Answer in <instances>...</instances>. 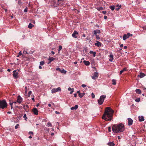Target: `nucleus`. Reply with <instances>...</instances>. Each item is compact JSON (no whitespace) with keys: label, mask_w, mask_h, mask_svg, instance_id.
<instances>
[{"label":"nucleus","mask_w":146,"mask_h":146,"mask_svg":"<svg viewBox=\"0 0 146 146\" xmlns=\"http://www.w3.org/2000/svg\"><path fill=\"white\" fill-rule=\"evenodd\" d=\"M55 59V58H53L52 57H50L49 59H48V60L50 61L49 62V63L51 62L52 61H53Z\"/></svg>","instance_id":"nucleus-19"},{"label":"nucleus","mask_w":146,"mask_h":146,"mask_svg":"<svg viewBox=\"0 0 146 146\" xmlns=\"http://www.w3.org/2000/svg\"><path fill=\"white\" fill-rule=\"evenodd\" d=\"M94 52H93V51H90L89 53L91 54H93Z\"/></svg>","instance_id":"nucleus-56"},{"label":"nucleus","mask_w":146,"mask_h":146,"mask_svg":"<svg viewBox=\"0 0 146 146\" xmlns=\"http://www.w3.org/2000/svg\"><path fill=\"white\" fill-rule=\"evenodd\" d=\"M29 106L27 105H24V109H25L26 108H29Z\"/></svg>","instance_id":"nucleus-38"},{"label":"nucleus","mask_w":146,"mask_h":146,"mask_svg":"<svg viewBox=\"0 0 146 146\" xmlns=\"http://www.w3.org/2000/svg\"><path fill=\"white\" fill-rule=\"evenodd\" d=\"M98 72H95L94 73V76L96 78L98 77Z\"/></svg>","instance_id":"nucleus-24"},{"label":"nucleus","mask_w":146,"mask_h":146,"mask_svg":"<svg viewBox=\"0 0 146 146\" xmlns=\"http://www.w3.org/2000/svg\"><path fill=\"white\" fill-rule=\"evenodd\" d=\"M60 3H56L55 1L53 0L52 2V5L54 7H58Z\"/></svg>","instance_id":"nucleus-7"},{"label":"nucleus","mask_w":146,"mask_h":146,"mask_svg":"<svg viewBox=\"0 0 146 146\" xmlns=\"http://www.w3.org/2000/svg\"><path fill=\"white\" fill-rule=\"evenodd\" d=\"M140 98H137L136 99H135V101L137 102H139L140 101Z\"/></svg>","instance_id":"nucleus-33"},{"label":"nucleus","mask_w":146,"mask_h":146,"mask_svg":"<svg viewBox=\"0 0 146 146\" xmlns=\"http://www.w3.org/2000/svg\"><path fill=\"white\" fill-rule=\"evenodd\" d=\"M125 129L124 125L122 123L113 125L112 130L115 133H117L123 132Z\"/></svg>","instance_id":"nucleus-2"},{"label":"nucleus","mask_w":146,"mask_h":146,"mask_svg":"<svg viewBox=\"0 0 146 146\" xmlns=\"http://www.w3.org/2000/svg\"><path fill=\"white\" fill-rule=\"evenodd\" d=\"M23 53L24 54H27L28 53H27V51H24L23 52Z\"/></svg>","instance_id":"nucleus-58"},{"label":"nucleus","mask_w":146,"mask_h":146,"mask_svg":"<svg viewBox=\"0 0 146 146\" xmlns=\"http://www.w3.org/2000/svg\"><path fill=\"white\" fill-rule=\"evenodd\" d=\"M85 94L84 93H80L79 94H78V95L80 98H82L84 96Z\"/></svg>","instance_id":"nucleus-25"},{"label":"nucleus","mask_w":146,"mask_h":146,"mask_svg":"<svg viewBox=\"0 0 146 146\" xmlns=\"http://www.w3.org/2000/svg\"><path fill=\"white\" fill-rule=\"evenodd\" d=\"M56 70L59 71V72H60L61 69L59 68H58L56 69Z\"/></svg>","instance_id":"nucleus-41"},{"label":"nucleus","mask_w":146,"mask_h":146,"mask_svg":"<svg viewBox=\"0 0 146 146\" xmlns=\"http://www.w3.org/2000/svg\"><path fill=\"white\" fill-rule=\"evenodd\" d=\"M143 29H146V26L143 27Z\"/></svg>","instance_id":"nucleus-64"},{"label":"nucleus","mask_w":146,"mask_h":146,"mask_svg":"<svg viewBox=\"0 0 146 146\" xmlns=\"http://www.w3.org/2000/svg\"><path fill=\"white\" fill-rule=\"evenodd\" d=\"M135 92H136V93H137L138 94H140L141 93V90H140L139 89H136L135 90Z\"/></svg>","instance_id":"nucleus-21"},{"label":"nucleus","mask_w":146,"mask_h":146,"mask_svg":"<svg viewBox=\"0 0 146 146\" xmlns=\"http://www.w3.org/2000/svg\"><path fill=\"white\" fill-rule=\"evenodd\" d=\"M73 92H74V89H73L72 90H71V91L70 92V94H72Z\"/></svg>","instance_id":"nucleus-53"},{"label":"nucleus","mask_w":146,"mask_h":146,"mask_svg":"<svg viewBox=\"0 0 146 146\" xmlns=\"http://www.w3.org/2000/svg\"><path fill=\"white\" fill-rule=\"evenodd\" d=\"M60 72L61 73L65 74L66 72V71L63 69L61 70Z\"/></svg>","instance_id":"nucleus-29"},{"label":"nucleus","mask_w":146,"mask_h":146,"mask_svg":"<svg viewBox=\"0 0 146 146\" xmlns=\"http://www.w3.org/2000/svg\"><path fill=\"white\" fill-rule=\"evenodd\" d=\"M128 125L129 126H130L132 125L133 123V120L130 118H128Z\"/></svg>","instance_id":"nucleus-11"},{"label":"nucleus","mask_w":146,"mask_h":146,"mask_svg":"<svg viewBox=\"0 0 146 146\" xmlns=\"http://www.w3.org/2000/svg\"><path fill=\"white\" fill-rule=\"evenodd\" d=\"M33 26L34 25L30 23L29 24L28 27L29 29H32V27H33Z\"/></svg>","instance_id":"nucleus-22"},{"label":"nucleus","mask_w":146,"mask_h":146,"mask_svg":"<svg viewBox=\"0 0 146 146\" xmlns=\"http://www.w3.org/2000/svg\"><path fill=\"white\" fill-rule=\"evenodd\" d=\"M32 111L34 113L37 115L38 114V110L36 108H34L33 109Z\"/></svg>","instance_id":"nucleus-12"},{"label":"nucleus","mask_w":146,"mask_h":146,"mask_svg":"<svg viewBox=\"0 0 146 146\" xmlns=\"http://www.w3.org/2000/svg\"><path fill=\"white\" fill-rule=\"evenodd\" d=\"M7 104L5 100H0V108L4 109L7 107Z\"/></svg>","instance_id":"nucleus-3"},{"label":"nucleus","mask_w":146,"mask_h":146,"mask_svg":"<svg viewBox=\"0 0 146 146\" xmlns=\"http://www.w3.org/2000/svg\"><path fill=\"white\" fill-rule=\"evenodd\" d=\"M91 96H92V98H94L95 97V95L93 93H92Z\"/></svg>","instance_id":"nucleus-37"},{"label":"nucleus","mask_w":146,"mask_h":146,"mask_svg":"<svg viewBox=\"0 0 146 146\" xmlns=\"http://www.w3.org/2000/svg\"><path fill=\"white\" fill-rule=\"evenodd\" d=\"M108 130L109 132H110L111 131V128L110 127H109L108 128Z\"/></svg>","instance_id":"nucleus-49"},{"label":"nucleus","mask_w":146,"mask_h":146,"mask_svg":"<svg viewBox=\"0 0 146 146\" xmlns=\"http://www.w3.org/2000/svg\"><path fill=\"white\" fill-rule=\"evenodd\" d=\"M83 62L85 64L86 66H88L90 64V62L88 61L84 60L83 61Z\"/></svg>","instance_id":"nucleus-17"},{"label":"nucleus","mask_w":146,"mask_h":146,"mask_svg":"<svg viewBox=\"0 0 146 146\" xmlns=\"http://www.w3.org/2000/svg\"><path fill=\"white\" fill-rule=\"evenodd\" d=\"M123 46V44H121L120 45V47H122Z\"/></svg>","instance_id":"nucleus-61"},{"label":"nucleus","mask_w":146,"mask_h":146,"mask_svg":"<svg viewBox=\"0 0 146 146\" xmlns=\"http://www.w3.org/2000/svg\"><path fill=\"white\" fill-rule=\"evenodd\" d=\"M109 8L112 10L113 11L115 9V6L113 5L110 6Z\"/></svg>","instance_id":"nucleus-26"},{"label":"nucleus","mask_w":146,"mask_h":146,"mask_svg":"<svg viewBox=\"0 0 146 146\" xmlns=\"http://www.w3.org/2000/svg\"><path fill=\"white\" fill-rule=\"evenodd\" d=\"M102 13L104 14H105L106 13V11H102Z\"/></svg>","instance_id":"nucleus-51"},{"label":"nucleus","mask_w":146,"mask_h":146,"mask_svg":"<svg viewBox=\"0 0 146 146\" xmlns=\"http://www.w3.org/2000/svg\"><path fill=\"white\" fill-rule=\"evenodd\" d=\"M28 11V9H27V7H26L24 10V11L25 12H27Z\"/></svg>","instance_id":"nucleus-42"},{"label":"nucleus","mask_w":146,"mask_h":146,"mask_svg":"<svg viewBox=\"0 0 146 146\" xmlns=\"http://www.w3.org/2000/svg\"><path fill=\"white\" fill-rule=\"evenodd\" d=\"M96 35V37L97 39H100V37L99 35Z\"/></svg>","instance_id":"nucleus-43"},{"label":"nucleus","mask_w":146,"mask_h":146,"mask_svg":"<svg viewBox=\"0 0 146 146\" xmlns=\"http://www.w3.org/2000/svg\"><path fill=\"white\" fill-rule=\"evenodd\" d=\"M103 9L102 7H100L98 9V10L99 11L102 10Z\"/></svg>","instance_id":"nucleus-40"},{"label":"nucleus","mask_w":146,"mask_h":146,"mask_svg":"<svg viewBox=\"0 0 146 146\" xmlns=\"http://www.w3.org/2000/svg\"><path fill=\"white\" fill-rule=\"evenodd\" d=\"M86 85L84 84H83L82 85V86L83 87V88H84L86 87Z\"/></svg>","instance_id":"nucleus-48"},{"label":"nucleus","mask_w":146,"mask_h":146,"mask_svg":"<svg viewBox=\"0 0 146 146\" xmlns=\"http://www.w3.org/2000/svg\"><path fill=\"white\" fill-rule=\"evenodd\" d=\"M62 48V46L61 45H60L58 46V53H59L60 52V50H61Z\"/></svg>","instance_id":"nucleus-27"},{"label":"nucleus","mask_w":146,"mask_h":146,"mask_svg":"<svg viewBox=\"0 0 146 146\" xmlns=\"http://www.w3.org/2000/svg\"><path fill=\"white\" fill-rule=\"evenodd\" d=\"M107 18V17L106 16H104V19H106Z\"/></svg>","instance_id":"nucleus-62"},{"label":"nucleus","mask_w":146,"mask_h":146,"mask_svg":"<svg viewBox=\"0 0 146 146\" xmlns=\"http://www.w3.org/2000/svg\"><path fill=\"white\" fill-rule=\"evenodd\" d=\"M114 111L110 107L106 108L105 112L103 114L102 119L106 121H110L112 120Z\"/></svg>","instance_id":"nucleus-1"},{"label":"nucleus","mask_w":146,"mask_h":146,"mask_svg":"<svg viewBox=\"0 0 146 146\" xmlns=\"http://www.w3.org/2000/svg\"><path fill=\"white\" fill-rule=\"evenodd\" d=\"M93 32L94 35H96L97 33H100V31L98 29L94 31Z\"/></svg>","instance_id":"nucleus-14"},{"label":"nucleus","mask_w":146,"mask_h":146,"mask_svg":"<svg viewBox=\"0 0 146 146\" xmlns=\"http://www.w3.org/2000/svg\"><path fill=\"white\" fill-rule=\"evenodd\" d=\"M13 77L14 78H18V73L17 72V71L16 70H15L13 71Z\"/></svg>","instance_id":"nucleus-8"},{"label":"nucleus","mask_w":146,"mask_h":146,"mask_svg":"<svg viewBox=\"0 0 146 146\" xmlns=\"http://www.w3.org/2000/svg\"><path fill=\"white\" fill-rule=\"evenodd\" d=\"M96 53L95 52H94L93 53V56L94 57H95L96 56Z\"/></svg>","instance_id":"nucleus-46"},{"label":"nucleus","mask_w":146,"mask_h":146,"mask_svg":"<svg viewBox=\"0 0 146 146\" xmlns=\"http://www.w3.org/2000/svg\"><path fill=\"white\" fill-rule=\"evenodd\" d=\"M78 106L77 105H76L74 107H72V108H71V110H76L78 108Z\"/></svg>","instance_id":"nucleus-20"},{"label":"nucleus","mask_w":146,"mask_h":146,"mask_svg":"<svg viewBox=\"0 0 146 146\" xmlns=\"http://www.w3.org/2000/svg\"><path fill=\"white\" fill-rule=\"evenodd\" d=\"M96 42V43H95L94 44L96 46H97L98 47L100 46H101L102 44L100 42L98 41H97Z\"/></svg>","instance_id":"nucleus-15"},{"label":"nucleus","mask_w":146,"mask_h":146,"mask_svg":"<svg viewBox=\"0 0 146 146\" xmlns=\"http://www.w3.org/2000/svg\"><path fill=\"white\" fill-rule=\"evenodd\" d=\"M44 64V61H42L40 62V65H43Z\"/></svg>","instance_id":"nucleus-31"},{"label":"nucleus","mask_w":146,"mask_h":146,"mask_svg":"<svg viewBox=\"0 0 146 146\" xmlns=\"http://www.w3.org/2000/svg\"><path fill=\"white\" fill-rule=\"evenodd\" d=\"M24 118H25V120H27V117L26 116V114H25L23 116Z\"/></svg>","instance_id":"nucleus-34"},{"label":"nucleus","mask_w":146,"mask_h":146,"mask_svg":"<svg viewBox=\"0 0 146 146\" xmlns=\"http://www.w3.org/2000/svg\"><path fill=\"white\" fill-rule=\"evenodd\" d=\"M78 33L76 31H74V32L72 34V36L73 37L75 38H77V35H78Z\"/></svg>","instance_id":"nucleus-9"},{"label":"nucleus","mask_w":146,"mask_h":146,"mask_svg":"<svg viewBox=\"0 0 146 146\" xmlns=\"http://www.w3.org/2000/svg\"><path fill=\"white\" fill-rule=\"evenodd\" d=\"M109 57L111 58H113V56L112 55V54H110L109 55Z\"/></svg>","instance_id":"nucleus-47"},{"label":"nucleus","mask_w":146,"mask_h":146,"mask_svg":"<svg viewBox=\"0 0 146 146\" xmlns=\"http://www.w3.org/2000/svg\"><path fill=\"white\" fill-rule=\"evenodd\" d=\"M77 94H80V91H78L77 92Z\"/></svg>","instance_id":"nucleus-59"},{"label":"nucleus","mask_w":146,"mask_h":146,"mask_svg":"<svg viewBox=\"0 0 146 146\" xmlns=\"http://www.w3.org/2000/svg\"><path fill=\"white\" fill-rule=\"evenodd\" d=\"M23 100V99L20 96H18L17 102L19 104H21Z\"/></svg>","instance_id":"nucleus-10"},{"label":"nucleus","mask_w":146,"mask_h":146,"mask_svg":"<svg viewBox=\"0 0 146 146\" xmlns=\"http://www.w3.org/2000/svg\"><path fill=\"white\" fill-rule=\"evenodd\" d=\"M108 145L110 146H113L115 144L113 142H110L108 143Z\"/></svg>","instance_id":"nucleus-23"},{"label":"nucleus","mask_w":146,"mask_h":146,"mask_svg":"<svg viewBox=\"0 0 146 146\" xmlns=\"http://www.w3.org/2000/svg\"><path fill=\"white\" fill-rule=\"evenodd\" d=\"M47 125L48 126H52V124L50 122H48L47 123Z\"/></svg>","instance_id":"nucleus-35"},{"label":"nucleus","mask_w":146,"mask_h":146,"mask_svg":"<svg viewBox=\"0 0 146 146\" xmlns=\"http://www.w3.org/2000/svg\"><path fill=\"white\" fill-rule=\"evenodd\" d=\"M113 60V58H110L109 59V60L110 61L112 62Z\"/></svg>","instance_id":"nucleus-55"},{"label":"nucleus","mask_w":146,"mask_h":146,"mask_svg":"<svg viewBox=\"0 0 146 146\" xmlns=\"http://www.w3.org/2000/svg\"><path fill=\"white\" fill-rule=\"evenodd\" d=\"M132 36L133 35L132 34H131L129 33H127V34H124L123 36V39L125 40L129 38L130 36Z\"/></svg>","instance_id":"nucleus-5"},{"label":"nucleus","mask_w":146,"mask_h":146,"mask_svg":"<svg viewBox=\"0 0 146 146\" xmlns=\"http://www.w3.org/2000/svg\"><path fill=\"white\" fill-rule=\"evenodd\" d=\"M126 71H127L126 68H123V70L120 71L119 72V74L120 75H121L123 73V72Z\"/></svg>","instance_id":"nucleus-18"},{"label":"nucleus","mask_w":146,"mask_h":146,"mask_svg":"<svg viewBox=\"0 0 146 146\" xmlns=\"http://www.w3.org/2000/svg\"><path fill=\"white\" fill-rule=\"evenodd\" d=\"M22 53L21 52V51H20V52H19V54H18V55H17V57H19V56H20V55H22Z\"/></svg>","instance_id":"nucleus-36"},{"label":"nucleus","mask_w":146,"mask_h":146,"mask_svg":"<svg viewBox=\"0 0 146 146\" xmlns=\"http://www.w3.org/2000/svg\"><path fill=\"white\" fill-rule=\"evenodd\" d=\"M17 0H16V1ZM18 1V4L19 5H21L22 3V2L21 1V0H17Z\"/></svg>","instance_id":"nucleus-30"},{"label":"nucleus","mask_w":146,"mask_h":146,"mask_svg":"<svg viewBox=\"0 0 146 146\" xmlns=\"http://www.w3.org/2000/svg\"><path fill=\"white\" fill-rule=\"evenodd\" d=\"M48 106L49 107H51V105L50 104H48Z\"/></svg>","instance_id":"nucleus-63"},{"label":"nucleus","mask_w":146,"mask_h":146,"mask_svg":"<svg viewBox=\"0 0 146 146\" xmlns=\"http://www.w3.org/2000/svg\"><path fill=\"white\" fill-rule=\"evenodd\" d=\"M116 7H119V8H121V5H119L118 4H117L116 5Z\"/></svg>","instance_id":"nucleus-45"},{"label":"nucleus","mask_w":146,"mask_h":146,"mask_svg":"<svg viewBox=\"0 0 146 146\" xmlns=\"http://www.w3.org/2000/svg\"><path fill=\"white\" fill-rule=\"evenodd\" d=\"M61 90V88L60 87L57 88H54L52 90L51 92L52 93H54L60 91Z\"/></svg>","instance_id":"nucleus-6"},{"label":"nucleus","mask_w":146,"mask_h":146,"mask_svg":"<svg viewBox=\"0 0 146 146\" xmlns=\"http://www.w3.org/2000/svg\"><path fill=\"white\" fill-rule=\"evenodd\" d=\"M9 102H9V104L11 106H12L13 104V102H12V100H9Z\"/></svg>","instance_id":"nucleus-32"},{"label":"nucleus","mask_w":146,"mask_h":146,"mask_svg":"<svg viewBox=\"0 0 146 146\" xmlns=\"http://www.w3.org/2000/svg\"><path fill=\"white\" fill-rule=\"evenodd\" d=\"M120 8H119V7H118V8H116L115 9V10L117 11H118L119 9H120Z\"/></svg>","instance_id":"nucleus-57"},{"label":"nucleus","mask_w":146,"mask_h":146,"mask_svg":"<svg viewBox=\"0 0 146 146\" xmlns=\"http://www.w3.org/2000/svg\"><path fill=\"white\" fill-rule=\"evenodd\" d=\"M74 97H76L77 96V94L75 93L74 94Z\"/></svg>","instance_id":"nucleus-60"},{"label":"nucleus","mask_w":146,"mask_h":146,"mask_svg":"<svg viewBox=\"0 0 146 146\" xmlns=\"http://www.w3.org/2000/svg\"><path fill=\"white\" fill-rule=\"evenodd\" d=\"M145 74L142 72L139 75H138V77L139 76L140 78L143 77L145 76Z\"/></svg>","instance_id":"nucleus-16"},{"label":"nucleus","mask_w":146,"mask_h":146,"mask_svg":"<svg viewBox=\"0 0 146 146\" xmlns=\"http://www.w3.org/2000/svg\"><path fill=\"white\" fill-rule=\"evenodd\" d=\"M106 98V95H102L101 96L99 99L98 100V104L100 105L102 104Z\"/></svg>","instance_id":"nucleus-4"},{"label":"nucleus","mask_w":146,"mask_h":146,"mask_svg":"<svg viewBox=\"0 0 146 146\" xmlns=\"http://www.w3.org/2000/svg\"><path fill=\"white\" fill-rule=\"evenodd\" d=\"M92 78L93 79H94V80H95V79L96 78L95 76H92Z\"/></svg>","instance_id":"nucleus-54"},{"label":"nucleus","mask_w":146,"mask_h":146,"mask_svg":"<svg viewBox=\"0 0 146 146\" xmlns=\"http://www.w3.org/2000/svg\"><path fill=\"white\" fill-rule=\"evenodd\" d=\"M112 84L113 85H115L116 84V80L114 79H113L112 80Z\"/></svg>","instance_id":"nucleus-28"},{"label":"nucleus","mask_w":146,"mask_h":146,"mask_svg":"<svg viewBox=\"0 0 146 146\" xmlns=\"http://www.w3.org/2000/svg\"><path fill=\"white\" fill-rule=\"evenodd\" d=\"M29 134H33V133L32 131H29Z\"/></svg>","instance_id":"nucleus-52"},{"label":"nucleus","mask_w":146,"mask_h":146,"mask_svg":"<svg viewBox=\"0 0 146 146\" xmlns=\"http://www.w3.org/2000/svg\"><path fill=\"white\" fill-rule=\"evenodd\" d=\"M19 126V125L18 124H17L15 127V129H17Z\"/></svg>","instance_id":"nucleus-39"},{"label":"nucleus","mask_w":146,"mask_h":146,"mask_svg":"<svg viewBox=\"0 0 146 146\" xmlns=\"http://www.w3.org/2000/svg\"><path fill=\"white\" fill-rule=\"evenodd\" d=\"M139 120L140 121H143L144 120V117L143 116L138 117Z\"/></svg>","instance_id":"nucleus-13"},{"label":"nucleus","mask_w":146,"mask_h":146,"mask_svg":"<svg viewBox=\"0 0 146 146\" xmlns=\"http://www.w3.org/2000/svg\"><path fill=\"white\" fill-rule=\"evenodd\" d=\"M73 89V88H71L70 87H69L68 88V90L69 91H71Z\"/></svg>","instance_id":"nucleus-50"},{"label":"nucleus","mask_w":146,"mask_h":146,"mask_svg":"<svg viewBox=\"0 0 146 146\" xmlns=\"http://www.w3.org/2000/svg\"><path fill=\"white\" fill-rule=\"evenodd\" d=\"M32 93V92L31 91H30L29 92V93H28V94H29V96H30V95Z\"/></svg>","instance_id":"nucleus-44"}]
</instances>
